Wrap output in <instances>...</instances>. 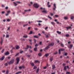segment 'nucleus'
<instances>
[{"mask_svg":"<svg viewBox=\"0 0 74 74\" xmlns=\"http://www.w3.org/2000/svg\"><path fill=\"white\" fill-rule=\"evenodd\" d=\"M27 37H28V36H27V35H25L23 36V37H24V38H27Z\"/></svg>","mask_w":74,"mask_h":74,"instance_id":"18","label":"nucleus"},{"mask_svg":"<svg viewBox=\"0 0 74 74\" xmlns=\"http://www.w3.org/2000/svg\"><path fill=\"white\" fill-rule=\"evenodd\" d=\"M9 35L8 34H7L6 35V38H8V37H9Z\"/></svg>","mask_w":74,"mask_h":74,"instance_id":"27","label":"nucleus"},{"mask_svg":"<svg viewBox=\"0 0 74 74\" xmlns=\"http://www.w3.org/2000/svg\"><path fill=\"white\" fill-rule=\"evenodd\" d=\"M54 45V43H51L49 45H48L47 47L45 49H44V51H46L47 49H48L49 48V46H53Z\"/></svg>","mask_w":74,"mask_h":74,"instance_id":"1","label":"nucleus"},{"mask_svg":"<svg viewBox=\"0 0 74 74\" xmlns=\"http://www.w3.org/2000/svg\"><path fill=\"white\" fill-rule=\"evenodd\" d=\"M53 6L55 8H56V4H54Z\"/></svg>","mask_w":74,"mask_h":74,"instance_id":"36","label":"nucleus"},{"mask_svg":"<svg viewBox=\"0 0 74 74\" xmlns=\"http://www.w3.org/2000/svg\"><path fill=\"white\" fill-rule=\"evenodd\" d=\"M40 9L41 10H43V11H42V12H44L45 13H47V12H48L47 11L45 10V8H41Z\"/></svg>","mask_w":74,"mask_h":74,"instance_id":"3","label":"nucleus"},{"mask_svg":"<svg viewBox=\"0 0 74 74\" xmlns=\"http://www.w3.org/2000/svg\"><path fill=\"white\" fill-rule=\"evenodd\" d=\"M57 33H58V34H61V32H59V31H57Z\"/></svg>","mask_w":74,"mask_h":74,"instance_id":"28","label":"nucleus"},{"mask_svg":"<svg viewBox=\"0 0 74 74\" xmlns=\"http://www.w3.org/2000/svg\"><path fill=\"white\" fill-rule=\"evenodd\" d=\"M64 70H66V69H67V66H65L64 67Z\"/></svg>","mask_w":74,"mask_h":74,"instance_id":"24","label":"nucleus"},{"mask_svg":"<svg viewBox=\"0 0 74 74\" xmlns=\"http://www.w3.org/2000/svg\"><path fill=\"white\" fill-rule=\"evenodd\" d=\"M38 55L39 56H41L42 55V54L41 53H38Z\"/></svg>","mask_w":74,"mask_h":74,"instance_id":"17","label":"nucleus"},{"mask_svg":"<svg viewBox=\"0 0 74 74\" xmlns=\"http://www.w3.org/2000/svg\"><path fill=\"white\" fill-rule=\"evenodd\" d=\"M38 29H37V28H34V30H38Z\"/></svg>","mask_w":74,"mask_h":74,"instance_id":"49","label":"nucleus"},{"mask_svg":"<svg viewBox=\"0 0 74 74\" xmlns=\"http://www.w3.org/2000/svg\"><path fill=\"white\" fill-rule=\"evenodd\" d=\"M34 6L35 8H37L39 7V5L37 4V3H34Z\"/></svg>","mask_w":74,"mask_h":74,"instance_id":"5","label":"nucleus"},{"mask_svg":"<svg viewBox=\"0 0 74 74\" xmlns=\"http://www.w3.org/2000/svg\"><path fill=\"white\" fill-rule=\"evenodd\" d=\"M18 55H19V53H18L17 54H16L15 55V56H18Z\"/></svg>","mask_w":74,"mask_h":74,"instance_id":"63","label":"nucleus"},{"mask_svg":"<svg viewBox=\"0 0 74 74\" xmlns=\"http://www.w3.org/2000/svg\"><path fill=\"white\" fill-rule=\"evenodd\" d=\"M37 22H42V21H37Z\"/></svg>","mask_w":74,"mask_h":74,"instance_id":"54","label":"nucleus"},{"mask_svg":"<svg viewBox=\"0 0 74 74\" xmlns=\"http://www.w3.org/2000/svg\"><path fill=\"white\" fill-rule=\"evenodd\" d=\"M49 2H48L47 3V5H49Z\"/></svg>","mask_w":74,"mask_h":74,"instance_id":"51","label":"nucleus"},{"mask_svg":"<svg viewBox=\"0 0 74 74\" xmlns=\"http://www.w3.org/2000/svg\"><path fill=\"white\" fill-rule=\"evenodd\" d=\"M29 51L30 53H32V52H33L32 51V50L30 49H29Z\"/></svg>","mask_w":74,"mask_h":74,"instance_id":"29","label":"nucleus"},{"mask_svg":"<svg viewBox=\"0 0 74 74\" xmlns=\"http://www.w3.org/2000/svg\"><path fill=\"white\" fill-rule=\"evenodd\" d=\"M37 47H35L34 49L35 51H37Z\"/></svg>","mask_w":74,"mask_h":74,"instance_id":"23","label":"nucleus"},{"mask_svg":"<svg viewBox=\"0 0 74 74\" xmlns=\"http://www.w3.org/2000/svg\"><path fill=\"white\" fill-rule=\"evenodd\" d=\"M61 47H64V45H63V44H61Z\"/></svg>","mask_w":74,"mask_h":74,"instance_id":"47","label":"nucleus"},{"mask_svg":"<svg viewBox=\"0 0 74 74\" xmlns=\"http://www.w3.org/2000/svg\"><path fill=\"white\" fill-rule=\"evenodd\" d=\"M52 69H54L56 68V67H55V65H53L52 66Z\"/></svg>","mask_w":74,"mask_h":74,"instance_id":"13","label":"nucleus"},{"mask_svg":"<svg viewBox=\"0 0 74 74\" xmlns=\"http://www.w3.org/2000/svg\"><path fill=\"white\" fill-rule=\"evenodd\" d=\"M5 65L6 66H8V64L7 63H5Z\"/></svg>","mask_w":74,"mask_h":74,"instance_id":"39","label":"nucleus"},{"mask_svg":"<svg viewBox=\"0 0 74 74\" xmlns=\"http://www.w3.org/2000/svg\"><path fill=\"white\" fill-rule=\"evenodd\" d=\"M53 60V57L52 56L50 58V60L51 62H52Z\"/></svg>","mask_w":74,"mask_h":74,"instance_id":"10","label":"nucleus"},{"mask_svg":"<svg viewBox=\"0 0 74 74\" xmlns=\"http://www.w3.org/2000/svg\"><path fill=\"white\" fill-rule=\"evenodd\" d=\"M33 33V32L32 31H30V32L29 33V34H32Z\"/></svg>","mask_w":74,"mask_h":74,"instance_id":"35","label":"nucleus"},{"mask_svg":"<svg viewBox=\"0 0 74 74\" xmlns=\"http://www.w3.org/2000/svg\"><path fill=\"white\" fill-rule=\"evenodd\" d=\"M38 45V44H36L35 45V47H37Z\"/></svg>","mask_w":74,"mask_h":74,"instance_id":"50","label":"nucleus"},{"mask_svg":"<svg viewBox=\"0 0 74 74\" xmlns=\"http://www.w3.org/2000/svg\"><path fill=\"white\" fill-rule=\"evenodd\" d=\"M71 19H74V17L73 16H71Z\"/></svg>","mask_w":74,"mask_h":74,"instance_id":"48","label":"nucleus"},{"mask_svg":"<svg viewBox=\"0 0 74 74\" xmlns=\"http://www.w3.org/2000/svg\"><path fill=\"white\" fill-rule=\"evenodd\" d=\"M64 55L65 56H67V53H65Z\"/></svg>","mask_w":74,"mask_h":74,"instance_id":"52","label":"nucleus"},{"mask_svg":"<svg viewBox=\"0 0 74 74\" xmlns=\"http://www.w3.org/2000/svg\"><path fill=\"white\" fill-rule=\"evenodd\" d=\"M22 68H25V67L24 66H22L19 67V69H21Z\"/></svg>","mask_w":74,"mask_h":74,"instance_id":"14","label":"nucleus"},{"mask_svg":"<svg viewBox=\"0 0 74 74\" xmlns=\"http://www.w3.org/2000/svg\"><path fill=\"white\" fill-rule=\"evenodd\" d=\"M46 38H48V35H47L46 36Z\"/></svg>","mask_w":74,"mask_h":74,"instance_id":"60","label":"nucleus"},{"mask_svg":"<svg viewBox=\"0 0 74 74\" xmlns=\"http://www.w3.org/2000/svg\"><path fill=\"white\" fill-rule=\"evenodd\" d=\"M13 3H14V5H15V6H16V5H17V4H16V3H15L14 2Z\"/></svg>","mask_w":74,"mask_h":74,"instance_id":"33","label":"nucleus"},{"mask_svg":"<svg viewBox=\"0 0 74 74\" xmlns=\"http://www.w3.org/2000/svg\"><path fill=\"white\" fill-rule=\"evenodd\" d=\"M36 68H37L36 66H34V69H36Z\"/></svg>","mask_w":74,"mask_h":74,"instance_id":"56","label":"nucleus"},{"mask_svg":"<svg viewBox=\"0 0 74 74\" xmlns=\"http://www.w3.org/2000/svg\"><path fill=\"white\" fill-rule=\"evenodd\" d=\"M51 23L52 24V25L53 26H54V25H55V23L53 22H51Z\"/></svg>","mask_w":74,"mask_h":74,"instance_id":"19","label":"nucleus"},{"mask_svg":"<svg viewBox=\"0 0 74 74\" xmlns=\"http://www.w3.org/2000/svg\"><path fill=\"white\" fill-rule=\"evenodd\" d=\"M21 73V71H19L18 72H17L15 74H19V73Z\"/></svg>","mask_w":74,"mask_h":74,"instance_id":"30","label":"nucleus"},{"mask_svg":"<svg viewBox=\"0 0 74 74\" xmlns=\"http://www.w3.org/2000/svg\"><path fill=\"white\" fill-rule=\"evenodd\" d=\"M2 14H4V13H5V12L4 11L2 12Z\"/></svg>","mask_w":74,"mask_h":74,"instance_id":"64","label":"nucleus"},{"mask_svg":"<svg viewBox=\"0 0 74 74\" xmlns=\"http://www.w3.org/2000/svg\"><path fill=\"white\" fill-rule=\"evenodd\" d=\"M48 17L49 18H50L51 19H52V18H51V17L49 16H48Z\"/></svg>","mask_w":74,"mask_h":74,"instance_id":"44","label":"nucleus"},{"mask_svg":"<svg viewBox=\"0 0 74 74\" xmlns=\"http://www.w3.org/2000/svg\"><path fill=\"white\" fill-rule=\"evenodd\" d=\"M30 64L31 65H32V66H34V64L33 63H30Z\"/></svg>","mask_w":74,"mask_h":74,"instance_id":"20","label":"nucleus"},{"mask_svg":"<svg viewBox=\"0 0 74 74\" xmlns=\"http://www.w3.org/2000/svg\"><path fill=\"white\" fill-rule=\"evenodd\" d=\"M50 14L51 16H53V13H50Z\"/></svg>","mask_w":74,"mask_h":74,"instance_id":"43","label":"nucleus"},{"mask_svg":"<svg viewBox=\"0 0 74 74\" xmlns=\"http://www.w3.org/2000/svg\"><path fill=\"white\" fill-rule=\"evenodd\" d=\"M6 74H8V71H6Z\"/></svg>","mask_w":74,"mask_h":74,"instance_id":"55","label":"nucleus"},{"mask_svg":"<svg viewBox=\"0 0 74 74\" xmlns=\"http://www.w3.org/2000/svg\"><path fill=\"white\" fill-rule=\"evenodd\" d=\"M34 38H38V36H34Z\"/></svg>","mask_w":74,"mask_h":74,"instance_id":"22","label":"nucleus"},{"mask_svg":"<svg viewBox=\"0 0 74 74\" xmlns=\"http://www.w3.org/2000/svg\"><path fill=\"white\" fill-rule=\"evenodd\" d=\"M4 49H3L1 51L2 53H3L4 52Z\"/></svg>","mask_w":74,"mask_h":74,"instance_id":"42","label":"nucleus"},{"mask_svg":"<svg viewBox=\"0 0 74 74\" xmlns=\"http://www.w3.org/2000/svg\"><path fill=\"white\" fill-rule=\"evenodd\" d=\"M55 16H56L57 18L58 17H59V16L58 15H55Z\"/></svg>","mask_w":74,"mask_h":74,"instance_id":"57","label":"nucleus"},{"mask_svg":"<svg viewBox=\"0 0 74 74\" xmlns=\"http://www.w3.org/2000/svg\"><path fill=\"white\" fill-rule=\"evenodd\" d=\"M42 33H43V34H45V35H46V34H45V32H44V31H42Z\"/></svg>","mask_w":74,"mask_h":74,"instance_id":"41","label":"nucleus"},{"mask_svg":"<svg viewBox=\"0 0 74 74\" xmlns=\"http://www.w3.org/2000/svg\"><path fill=\"white\" fill-rule=\"evenodd\" d=\"M23 51H20V53H23Z\"/></svg>","mask_w":74,"mask_h":74,"instance_id":"53","label":"nucleus"},{"mask_svg":"<svg viewBox=\"0 0 74 74\" xmlns=\"http://www.w3.org/2000/svg\"><path fill=\"white\" fill-rule=\"evenodd\" d=\"M69 47H69V48H70V49H71V48L73 47V45H70Z\"/></svg>","mask_w":74,"mask_h":74,"instance_id":"15","label":"nucleus"},{"mask_svg":"<svg viewBox=\"0 0 74 74\" xmlns=\"http://www.w3.org/2000/svg\"><path fill=\"white\" fill-rule=\"evenodd\" d=\"M47 66H45L44 67L43 69H47Z\"/></svg>","mask_w":74,"mask_h":74,"instance_id":"37","label":"nucleus"},{"mask_svg":"<svg viewBox=\"0 0 74 74\" xmlns=\"http://www.w3.org/2000/svg\"><path fill=\"white\" fill-rule=\"evenodd\" d=\"M66 28L67 29H67H71V26L67 27H66Z\"/></svg>","mask_w":74,"mask_h":74,"instance_id":"11","label":"nucleus"},{"mask_svg":"<svg viewBox=\"0 0 74 74\" xmlns=\"http://www.w3.org/2000/svg\"><path fill=\"white\" fill-rule=\"evenodd\" d=\"M31 11L30 9H29L28 10H25L24 11L25 12H26L27 11Z\"/></svg>","mask_w":74,"mask_h":74,"instance_id":"16","label":"nucleus"},{"mask_svg":"<svg viewBox=\"0 0 74 74\" xmlns=\"http://www.w3.org/2000/svg\"><path fill=\"white\" fill-rule=\"evenodd\" d=\"M34 42L35 43H36V40L35 39H34Z\"/></svg>","mask_w":74,"mask_h":74,"instance_id":"40","label":"nucleus"},{"mask_svg":"<svg viewBox=\"0 0 74 74\" xmlns=\"http://www.w3.org/2000/svg\"><path fill=\"white\" fill-rule=\"evenodd\" d=\"M61 51H64V49H60L59 50V53L60 54Z\"/></svg>","mask_w":74,"mask_h":74,"instance_id":"6","label":"nucleus"},{"mask_svg":"<svg viewBox=\"0 0 74 74\" xmlns=\"http://www.w3.org/2000/svg\"><path fill=\"white\" fill-rule=\"evenodd\" d=\"M16 60L17 61L16 64H17L19 63V60H20V59L19 57H17L16 58Z\"/></svg>","mask_w":74,"mask_h":74,"instance_id":"4","label":"nucleus"},{"mask_svg":"<svg viewBox=\"0 0 74 74\" xmlns=\"http://www.w3.org/2000/svg\"><path fill=\"white\" fill-rule=\"evenodd\" d=\"M3 39H2V38H1V40L0 42L1 45H2L3 44Z\"/></svg>","mask_w":74,"mask_h":74,"instance_id":"9","label":"nucleus"},{"mask_svg":"<svg viewBox=\"0 0 74 74\" xmlns=\"http://www.w3.org/2000/svg\"><path fill=\"white\" fill-rule=\"evenodd\" d=\"M39 63V61H38V60H36L35 61L34 63Z\"/></svg>","mask_w":74,"mask_h":74,"instance_id":"21","label":"nucleus"},{"mask_svg":"<svg viewBox=\"0 0 74 74\" xmlns=\"http://www.w3.org/2000/svg\"><path fill=\"white\" fill-rule=\"evenodd\" d=\"M66 36V37H69V34H67Z\"/></svg>","mask_w":74,"mask_h":74,"instance_id":"46","label":"nucleus"},{"mask_svg":"<svg viewBox=\"0 0 74 74\" xmlns=\"http://www.w3.org/2000/svg\"><path fill=\"white\" fill-rule=\"evenodd\" d=\"M47 29H48V27H47L45 28V29L47 30Z\"/></svg>","mask_w":74,"mask_h":74,"instance_id":"62","label":"nucleus"},{"mask_svg":"<svg viewBox=\"0 0 74 74\" xmlns=\"http://www.w3.org/2000/svg\"><path fill=\"white\" fill-rule=\"evenodd\" d=\"M16 48L17 49H19V47L18 46L16 45Z\"/></svg>","mask_w":74,"mask_h":74,"instance_id":"12","label":"nucleus"},{"mask_svg":"<svg viewBox=\"0 0 74 74\" xmlns=\"http://www.w3.org/2000/svg\"><path fill=\"white\" fill-rule=\"evenodd\" d=\"M27 48H25V49H28V48H29V46L28 45H27Z\"/></svg>","mask_w":74,"mask_h":74,"instance_id":"31","label":"nucleus"},{"mask_svg":"<svg viewBox=\"0 0 74 74\" xmlns=\"http://www.w3.org/2000/svg\"><path fill=\"white\" fill-rule=\"evenodd\" d=\"M48 55H49V54H48V53L46 54H45V56H46V57H47V56H48Z\"/></svg>","mask_w":74,"mask_h":74,"instance_id":"32","label":"nucleus"},{"mask_svg":"<svg viewBox=\"0 0 74 74\" xmlns=\"http://www.w3.org/2000/svg\"><path fill=\"white\" fill-rule=\"evenodd\" d=\"M7 21L8 22H10V19H8L7 20Z\"/></svg>","mask_w":74,"mask_h":74,"instance_id":"38","label":"nucleus"},{"mask_svg":"<svg viewBox=\"0 0 74 74\" xmlns=\"http://www.w3.org/2000/svg\"><path fill=\"white\" fill-rule=\"evenodd\" d=\"M70 74V72H67L66 73V74Z\"/></svg>","mask_w":74,"mask_h":74,"instance_id":"45","label":"nucleus"},{"mask_svg":"<svg viewBox=\"0 0 74 74\" xmlns=\"http://www.w3.org/2000/svg\"><path fill=\"white\" fill-rule=\"evenodd\" d=\"M39 71V68H38L37 70L36 73H38Z\"/></svg>","mask_w":74,"mask_h":74,"instance_id":"34","label":"nucleus"},{"mask_svg":"<svg viewBox=\"0 0 74 74\" xmlns=\"http://www.w3.org/2000/svg\"><path fill=\"white\" fill-rule=\"evenodd\" d=\"M10 27H8L7 29V30H10Z\"/></svg>","mask_w":74,"mask_h":74,"instance_id":"61","label":"nucleus"},{"mask_svg":"<svg viewBox=\"0 0 74 74\" xmlns=\"http://www.w3.org/2000/svg\"><path fill=\"white\" fill-rule=\"evenodd\" d=\"M42 44V42H40L39 44L40 45H41Z\"/></svg>","mask_w":74,"mask_h":74,"instance_id":"59","label":"nucleus"},{"mask_svg":"<svg viewBox=\"0 0 74 74\" xmlns=\"http://www.w3.org/2000/svg\"><path fill=\"white\" fill-rule=\"evenodd\" d=\"M10 54V53L8 51H7L5 53V55H8Z\"/></svg>","mask_w":74,"mask_h":74,"instance_id":"8","label":"nucleus"},{"mask_svg":"<svg viewBox=\"0 0 74 74\" xmlns=\"http://www.w3.org/2000/svg\"><path fill=\"white\" fill-rule=\"evenodd\" d=\"M9 14L8 13H7V14H5L6 16H8Z\"/></svg>","mask_w":74,"mask_h":74,"instance_id":"58","label":"nucleus"},{"mask_svg":"<svg viewBox=\"0 0 74 74\" xmlns=\"http://www.w3.org/2000/svg\"><path fill=\"white\" fill-rule=\"evenodd\" d=\"M14 62H15V60L12 59L9 62H8V64H13Z\"/></svg>","mask_w":74,"mask_h":74,"instance_id":"2","label":"nucleus"},{"mask_svg":"<svg viewBox=\"0 0 74 74\" xmlns=\"http://www.w3.org/2000/svg\"><path fill=\"white\" fill-rule=\"evenodd\" d=\"M7 12L8 14H10V13L11 12V11L9 10Z\"/></svg>","mask_w":74,"mask_h":74,"instance_id":"25","label":"nucleus"},{"mask_svg":"<svg viewBox=\"0 0 74 74\" xmlns=\"http://www.w3.org/2000/svg\"><path fill=\"white\" fill-rule=\"evenodd\" d=\"M4 58H5V56H3L2 57V58H0V60H4Z\"/></svg>","mask_w":74,"mask_h":74,"instance_id":"7","label":"nucleus"},{"mask_svg":"<svg viewBox=\"0 0 74 74\" xmlns=\"http://www.w3.org/2000/svg\"><path fill=\"white\" fill-rule=\"evenodd\" d=\"M64 19H68V17L67 16H65L64 17Z\"/></svg>","mask_w":74,"mask_h":74,"instance_id":"26","label":"nucleus"}]
</instances>
